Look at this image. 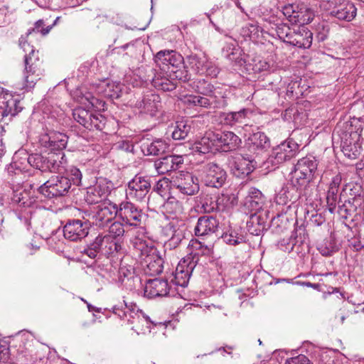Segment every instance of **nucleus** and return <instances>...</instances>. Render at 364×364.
Wrapping results in <instances>:
<instances>
[{
    "label": "nucleus",
    "instance_id": "nucleus-1",
    "mask_svg": "<svg viewBox=\"0 0 364 364\" xmlns=\"http://www.w3.org/2000/svg\"><path fill=\"white\" fill-rule=\"evenodd\" d=\"M362 131L361 123L357 119L338 124L335 128L333 137L336 135L338 136L341 151L349 159H356L361 153L360 140Z\"/></svg>",
    "mask_w": 364,
    "mask_h": 364
},
{
    "label": "nucleus",
    "instance_id": "nucleus-2",
    "mask_svg": "<svg viewBox=\"0 0 364 364\" xmlns=\"http://www.w3.org/2000/svg\"><path fill=\"white\" fill-rule=\"evenodd\" d=\"M156 67L165 72L171 78L188 82L191 80V74L184 65L183 57L174 50H163L159 51L154 57Z\"/></svg>",
    "mask_w": 364,
    "mask_h": 364
},
{
    "label": "nucleus",
    "instance_id": "nucleus-3",
    "mask_svg": "<svg viewBox=\"0 0 364 364\" xmlns=\"http://www.w3.org/2000/svg\"><path fill=\"white\" fill-rule=\"evenodd\" d=\"M133 246L138 253L144 273L149 276L161 274L164 269V259L151 242L135 238Z\"/></svg>",
    "mask_w": 364,
    "mask_h": 364
},
{
    "label": "nucleus",
    "instance_id": "nucleus-4",
    "mask_svg": "<svg viewBox=\"0 0 364 364\" xmlns=\"http://www.w3.org/2000/svg\"><path fill=\"white\" fill-rule=\"evenodd\" d=\"M318 164L315 156L308 155L298 160L291 172V182L294 186L304 187V196L308 194L310 183L316 178Z\"/></svg>",
    "mask_w": 364,
    "mask_h": 364
},
{
    "label": "nucleus",
    "instance_id": "nucleus-5",
    "mask_svg": "<svg viewBox=\"0 0 364 364\" xmlns=\"http://www.w3.org/2000/svg\"><path fill=\"white\" fill-rule=\"evenodd\" d=\"M26 47L31 48V50L24 56L23 88L29 90L33 88L37 81L41 79L43 69L38 51H36L33 47L25 42L22 46L25 52L27 51Z\"/></svg>",
    "mask_w": 364,
    "mask_h": 364
},
{
    "label": "nucleus",
    "instance_id": "nucleus-6",
    "mask_svg": "<svg viewBox=\"0 0 364 364\" xmlns=\"http://www.w3.org/2000/svg\"><path fill=\"white\" fill-rule=\"evenodd\" d=\"M112 312L122 321H126L128 324L134 325L132 329L139 328L143 322H146V324L152 323L150 318L134 303L127 304L124 301L123 304L114 306Z\"/></svg>",
    "mask_w": 364,
    "mask_h": 364
},
{
    "label": "nucleus",
    "instance_id": "nucleus-7",
    "mask_svg": "<svg viewBox=\"0 0 364 364\" xmlns=\"http://www.w3.org/2000/svg\"><path fill=\"white\" fill-rule=\"evenodd\" d=\"M71 188V182L68 176L63 173L52 176L42 184L38 191L46 198H54L65 196Z\"/></svg>",
    "mask_w": 364,
    "mask_h": 364
},
{
    "label": "nucleus",
    "instance_id": "nucleus-8",
    "mask_svg": "<svg viewBox=\"0 0 364 364\" xmlns=\"http://www.w3.org/2000/svg\"><path fill=\"white\" fill-rule=\"evenodd\" d=\"M282 11L292 24L305 25L314 17V11L304 4H288L282 7Z\"/></svg>",
    "mask_w": 364,
    "mask_h": 364
},
{
    "label": "nucleus",
    "instance_id": "nucleus-9",
    "mask_svg": "<svg viewBox=\"0 0 364 364\" xmlns=\"http://www.w3.org/2000/svg\"><path fill=\"white\" fill-rule=\"evenodd\" d=\"M199 259L198 252H191L179 262L173 280L176 285L182 287L188 285L189 279L198 264Z\"/></svg>",
    "mask_w": 364,
    "mask_h": 364
},
{
    "label": "nucleus",
    "instance_id": "nucleus-10",
    "mask_svg": "<svg viewBox=\"0 0 364 364\" xmlns=\"http://www.w3.org/2000/svg\"><path fill=\"white\" fill-rule=\"evenodd\" d=\"M151 188L150 178L136 174L127 183L126 197L132 200L141 202L144 200Z\"/></svg>",
    "mask_w": 364,
    "mask_h": 364
},
{
    "label": "nucleus",
    "instance_id": "nucleus-11",
    "mask_svg": "<svg viewBox=\"0 0 364 364\" xmlns=\"http://www.w3.org/2000/svg\"><path fill=\"white\" fill-rule=\"evenodd\" d=\"M73 119L89 130L102 131L106 124V118L101 114L95 113L82 107L75 108L73 111Z\"/></svg>",
    "mask_w": 364,
    "mask_h": 364
},
{
    "label": "nucleus",
    "instance_id": "nucleus-12",
    "mask_svg": "<svg viewBox=\"0 0 364 364\" xmlns=\"http://www.w3.org/2000/svg\"><path fill=\"white\" fill-rule=\"evenodd\" d=\"M328 9L331 16L340 21L350 22L357 14L355 4L348 0H328Z\"/></svg>",
    "mask_w": 364,
    "mask_h": 364
},
{
    "label": "nucleus",
    "instance_id": "nucleus-13",
    "mask_svg": "<svg viewBox=\"0 0 364 364\" xmlns=\"http://www.w3.org/2000/svg\"><path fill=\"white\" fill-rule=\"evenodd\" d=\"M184 224L177 219H173L162 228V234L168 238L164 243V247L168 250L176 249L185 238Z\"/></svg>",
    "mask_w": 364,
    "mask_h": 364
},
{
    "label": "nucleus",
    "instance_id": "nucleus-14",
    "mask_svg": "<svg viewBox=\"0 0 364 364\" xmlns=\"http://www.w3.org/2000/svg\"><path fill=\"white\" fill-rule=\"evenodd\" d=\"M144 216L142 210L131 201H123L118 205V217L129 226H140Z\"/></svg>",
    "mask_w": 364,
    "mask_h": 364
},
{
    "label": "nucleus",
    "instance_id": "nucleus-15",
    "mask_svg": "<svg viewBox=\"0 0 364 364\" xmlns=\"http://www.w3.org/2000/svg\"><path fill=\"white\" fill-rule=\"evenodd\" d=\"M203 171L204 181L208 186L219 188L226 181L228 176L226 171L216 163L208 162L204 164Z\"/></svg>",
    "mask_w": 364,
    "mask_h": 364
},
{
    "label": "nucleus",
    "instance_id": "nucleus-16",
    "mask_svg": "<svg viewBox=\"0 0 364 364\" xmlns=\"http://www.w3.org/2000/svg\"><path fill=\"white\" fill-rule=\"evenodd\" d=\"M171 183L173 188L186 196H193L200 189L197 177L189 172L180 173Z\"/></svg>",
    "mask_w": 364,
    "mask_h": 364
},
{
    "label": "nucleus",
    "instance_id": "nucleus-17",
    "mask_svg": "<svg viewBox=\"0 0 364 364\" xmlns=\"http://www.w3.org/2000/svg\"><path fill=\"white\" fill-rule=\"evenodd\" d=\"M299 149V145L292 139H288L278 145L269 157V161L274 166L281 164L294 158Z\"/></svg>",
    "mask_w": 364,
    "mask_h": 364
},
{
    "label": "nucleus",
    "instance_id": "nucleus-18",
    "mask_svg": "<svg viewBox=\"0 0 364 364\" xmlns=\"http://www.w3.org/2000/svg\"><path fill=\"white\" fill-rule=\"evenodd\" d=\"M90 228L88 221L79 219L68 220L63 226V235L65 239L70 241H78L88 235Z\"/></svg>",
    "mask_w": 364,
    "mask_h": 364
},
{
    "label": "nucleus",
    "instance_id": "nucleus-19",
    "mask_svg": "<svg viewBox=\"0 0 364 364\" xmlns=\"http://www.w3.org/2000/svg\"><path fill=\"white\" fill-rule=\"evenodd\" d=\"M232 173L238 178H243L251 173L257 165L254 157L250 154H236L230 161Z\"/></svg>",
    "mask_w": 364,
    "mask_h": 364
},
{
    "label": "nucleus",
    "instance_id": "nucleus-20",
    "mask_svg": "<svg viewBox=\"0 0 364 364\" xmlns=\"http://www.w3.org/2000/svg\"><path fill=\"white\" fill-rule=\"evenodd\" d=\"M112 184L105 179L98 181L94 186L87 188L85 201L88 204H97L104 201L110 193Z\"/></svg>",
    "mask_w": 364,
    "mask_h": 364
},
{
    "label": "nucleus",
    "instance_id": "nucleus-21",
    "mask_svg": "<svg viewBox=\"0 0 364 364\" xmlns=\"http://www.w3.org/2000/svg\"><path fill=\"white\" fill-rule=\"evenodd\" d=\"M310 196L309 193L306 196L304 194V187L294 186L291 182L290 186H283L279 193L277 194L275 200L279 205H287L288 203H294L297 200H303L305 198L306 200Z\"/></svg>",
    "mask_w": 364,
    "mask_h": 364
},
{
    "label": "nucleus",
    "instance_id": "nucleus-22",
    "mask_svg": "<svg viewBox=\"0 0 364 364\" xmlns=\"http://www.w3.org/2000/svg\"><path fill=\"white\" fill-rule=\"evenodd\" d=\"M116 216H118V205L110 200L104 201L97 206V211L94 215L95 225L103 227Z\"/></svg>",
    "mask_w": 364,
    "mask_h": 364
},
{
    "label": "nucleus",
    "instance_id": "nucleus-23",
    "mask_svg": "<svg viewBox=\"0 0 364 364\" xmlns=\"http://www.w3.org/2000/svg\"><path fill=\"white\" fill-rule=\"evenodd\" d=\"M288 40L287 44L299 48H309L312 44L313 33L304 25H301L296 28H293Z\"/></svg>",
    "mask_w": 364,
    "mask_h": 364
},
{
    "label": "nucleus",
    "instance_id": "nucleus-24",
    "mask_svg": "<svg viewBox=\"0 0 364 364\" xmlns=\"http://www.w3.org/2000/svg\"><path fill=\"white\" fill-rule=\"evenodd\" d=\"M183 164L181 155H167L154 161V167L159 174H165L181 168Z\"/></svg>",
    "mask_w": 364,
    "mask_h": 364
},
{
    "label": "nucleus",
    "instance_id": "nucleus-25",
    "mask_svg": "<svg viewBox=\"0 0 364 364\" xmlns=\"http://www.w3.org/2000/svg\"><path fill=\"white\" fill-rule=\"evenodd\" d=\"M267 25V33L272 36H277L284 43H288L289 36L291 34L293 28H291L287 23L279 21L276 17L270 16L265 20Z\"/></svg>",
    "mask_w": 364,
    "mask_h": 364
},
{
    "label": "nucleus",
    "instance_id": "nucleus-26",
    "mask_svg": "<svg viewBox=\"0 0 364 364\" xmlns=\"http://www.w3.org/2000/svg\"><path fill=\"white\" fill-rule=\"evenodd\" d=\"M68 139V136L63 133L50 132L42 136L40 141L42 146L50 149L51 151H63L67 146Z\"/></svg>",
    "mask_w": 364,
    "mask_h": 364
},
{
    "label": "nucleus",
    "instance_id": "nucleus-27",
    "mask_svg": "<svg viewBox=\"0 0 364 364\" xmlns=\"http://www.w3.org/2000/svg\"><path fill=\"white\" fill-rule=\"evenodd\" d=\"M140 149L145 156H159L164 154L168 149V144L161 139L151 140L144 137L139 141Z\"/></svg>",
    "mask_w": 364,
    "mask_h": 364
},
{
    "label": "nucleus",
    "instance_id": "nucleus-28",
    "mask_svg": "<svg viewBox=\"0 0 364 364\" xmlns=\"http://www.w3.org/2000/svg\"><path fill=\"white\" fill-rule=\"evenodd\" d=\"M20 101L14 98L9 92H6L0 97V120L10 116L11 117L16 115L22 110L19 106Z\"/></svg>",
    "mask_w": 364,
    "mask_h": 364
},
{
    "label": "nucleus",
    "instance_id": "nucleus-29",
    "mask_svg": "<svg viewBox=\"0 0 364 364\" xmlns=\"http://www.w3.org/2000/svg\"><path fill=\"white\" fill-rule=\"evenodd\" d=\"M270 146L269 138L263 132H256L251 134L247 141L246 148L252 154L258 155L266 151Z\"/></svg>",
    "mask_w": 364,
    "mask_h": 364
},
{
    "label": "nucleus",
    "instance_id": "nucleus-30",
    "mask_svg": "<svg viewBox=\"0 0 364 364\" xmlns=\"http://www.w3.org/2000/svg\"><path fill=\"white\" fill-rule=\"evenodd\" d=\"M170 287L168 281L163 279H149L145 286L144 294L149 298L166 296L168 295Z\"/></svg>",
    "mask_w": 364,
    "mask_h": 364
},
{
    "label": "nucleus",
    "instance_id": "nucleus-31",
    "mask_svg": "<svg viewBox=\"0 0 364 364\" xmlns=\"http://www.w3.org/2000/svg\"><path fill=\"white\" fill-rule=\"evenodd\" d=\"M219 225L218 220L213 216H201L198 219L194 228L197 237H205L215 233Z\"/></svg>",
    "mask_w": 364,
    "mask_h": 364
},
{
    "label": "nucleus",
    "instance_id": "nucleus-32",
    "mask_svg": "<svg viewBox=\"0 0 364 364\" xmlns=\"http://www.w3.org/2000/svg\"><path fill=\"white\" fill-rule=\"evenodd\" d=\"M46 171L62 173L68 162L63 151H50L46 154Z\"/></svg>",
    "mask_w": 364,
    "mask_h": 364
},
{
    "label": "nucleus",
    "instance_id": "nucleus-33",
    "mask_svg": "<svg viewBox=\"0 0 364 364\" xmlns=\"http://www.w3.org/2000/svg\"><path fill=\"white\" fill-rule=\"evenodd\" d=\"M217 142L215 132H207L200 140L193 144L192 150L198 154L215 153L218 151Z\"/></svg>",
    "mask_w": 364,
    "mask_h": 364
},
{
    "label": "nucleus",
    "instance_id": "nucleus-34",
    "mask_svg": "<svg viewBox=\"0 0 364 364\" xmlns=\"http://www.w3.org/2000/svg\"><path fill=\"white\" fill-rule=\"evenodd\" d=\"M250 113V110L245 108L236 112H221L217 115V119L221 124L232 127L245 123Z\"/></svg>",
    "mask_w": 364,
    "mask_h": 364
},
{
    "label": "nucleus",
    "instance_id": "nucleus-35",
    "mask_svg": "<svg viewBox=\"0 0 364 364\" xmlns=\"http://www.w3.org/2000/svg\"><path fill=\"white\" fill-rule=\"evenodd\" d=\"M218 139V151H230L236 149L241 143V139L232 132L215 133Z\"/></svg>",
    "mask_w": 364,
    "mask_h": 364
},
{
    "label": "nucleus",
    "instance_id": "nucleus-36",
    "mask_svg": "<svg viewBox=\"0 0 364 364\" xmlns=\"http://www.w3.org/2000/svg\"><path fill=\"white\" fill-rule=\"evenodd\" d=\"M154 77L151 79L152 85L157 90L164 92L172 91L176 89V84L174 82L178 78H171L161 70L152 69Z\"/></svg>",
    "mask_w": 364,
    "mask_h": 364
},
{
    "label": "nucleus",
    "instance_id": "nucleus-37",
    "mask_svg": "<svg viewBox=\"0 0 364 364\" xmlns=\"http://www.w3.org/2000/svg\"><path fill=\"white\" fill-rule=\"evenodd\" d=\"M293 242L291 249L298 255H304L309 251V240L304 228H299L292 232Z\"/></svg>",
    "mask_w": 364,
    "mask_h": 364
},
{
    "label": "nucleus",
    "instance_id": "nucleus-38",
    "mask_svg": "<svg viewBox=\"0 0 364 364\" xmlns=\"http://www.w3.org/2000/svg\"><path fill=\"white\" fill-rule=\"evenodd\" d=\"M186 69L189 68L196 75H203L208 63V58L205 55L191 54L186 56Z\"/></svg>",
    "mask_w": 364,
    "mask_h": 364
},
{
    "label": "nucleus",
    "instance_id": "nucleus-39",
    "mask_svg": "<svg viewBox=\"0 0 364 364\" xmlns=\"http://www.w3.org/2000/svg\"><path fill=\"white\" fill-rule=\"evenodd\" d=\"M193 88L195 91L204 96L210 97L213 99L223 97L221 92L213 87L210 82L205 80H199L193 82Z\"/></svg>",
    "mask_w": 364,
    "mask_h": 364
},
{
    "label": "nucleus",
    "instance_id": "nucleus-40",
    "mask_svg": "<svg viewBox=\"0 0 364 364\" xmlns=\"http://www.w3.org/2000/svg\"><path fill=\"white\" fill-rule=\"evenodd\" d=\"M140 107L143 109L144 112L149 114L151 116H156L161 108L160 97L156 94L146 95L141 102Z\"/></svg>",
    "mask_w": 364,
    "mask_h": 364
},
{
    "label": "nucleus",
    "instance_id": "nucleus-41",
    "mask_svg": "<svg viewBox=\"0 0 364 364\" xmlns=\"http://www.w3.org/2000/svg\"><path fill=\"white\" fill-rule=\"evenodd\" d=\"M264 203V196L262 192L256 188H250L245 198L246 205L252 210L257 211L262 208Z\"/></svg>",
    "mask_w": 364,
    "mask_h": 364
},
{
    "label": "nucleus",
    "instance_id": "nucleus-42",
    "mask_svg": "<svg viewBox=\"0 0 364 364\" xmlns=\"http://www.w3.org/2000/svg\"><path fill=\"white\" fill-rule=\"evenodd\" d=\"M11 200L13 204L17 205L21 208L30 207L34 202L30 196V192L23 187H18L16 189L13 190Z\"/></svg>",
    "mask_w": 364,
    "mask_h": 364
},
{
    "label": "nucleus",
    "instance_id": "nucleus-43",
    "mask_svg": "<svg viewBox=\"0 0 364 364\" xmlns=\"http://www.w3.org/2000/svg\"><path fill=\"white\" fill-rule=\"evenodd\" d=\"M171 129H172V139L174 140H182L188 136L191 129V125L187 120H181L176 122Z\"/></svg>",
    "mask_w": 364,
    "mask_h": 364
},
{
    "label": "nucleus",
    "instance_id": "nucleus-44",
    "mask_svg": "<svg viewBox=\"0 0 364 364\" xmlns=\"http://www.w3.org/2000/svg\"><path fill=\"white\" fill-rule=\"evenodd\" d=\"M166 213L173 218H178L183 213L184 208L182 202L173 196L168 197L164 205Z\"/></svg>",
    "mask_w": 364,
    "mask_h": 364
},
{
    "label": "nucleus",
    "instance_id": "nucleus-45",
    "mask_svg": "<svg viewBox=\"0 0 364 364\" xmlns=\"http://www.w3.org/2000/svg\"><path fill=\"white\" fill-rule=\"evenodd\" d=\"M240 34L245 38L257 41L263 36V28L257 23H248L241 28Z\"/></svg>",
    "mask_w": 364,
    "mask_h": 364
},
{
    "label": "nucleus",
    "instance_id": "nucleus-46",
    "mask_svg": "<svg viewBox=\"0 0 364 364\" xmlns=\"http://www.w3.org/2000/svg\"><path fill=\"white\" fill-rule=\"evenodd\" d=\"M222 51L225 56L230 60H236L237 58L235 56L240 52L237 41L230 36H226Z\"/></svg>",
    "mask_w": 364,
    "mask_h": 364
},
{
    "label": "nucleus",
    "instance_id": "nucleus-47",
    "mask_svg": "<svg viewBox=\"0 0 364 364\" xmlns=\"http://www.w3.org/2000/svg\"><path fill=\"white\" fill-rule=\"evenodd\" d=\"M102 92L105 97L110 99H117L121 96V85L115 82H103L101 85Z\"/></svg>",
    "mask_w": 364,
    "mask_h": 364
},
{
    "label": "nucleus",
    "instance_id": "nucleus-48",
    "mask_svg": "<svg viewBox=\"0 0 364 364\" xmlns=\"http://www.w3.org/2000/svg\"><path fill=\"white\" fill-rule=\"evenodd\" d=\"M31 166L40 170L42 172L46 171V154H32L24 159Z\"/></svg>",
    "mask_w": 364,
    "mask_h": 364
},
{
    "label": "nucleus",
    "instance_id": "nucleus-49",
    "mask_svg": "<svg viewBox=\"0 0 364 364\" xmlns=\"http://www.w3.org/2000/svg\"><path fill=\"white\" fill-rule=\"evenodd\" d=\"M339 250L336 240L332 237L325 239L318 247V250L323 256H331Z\"/></svg>",
    "mask_w": 364,
    "mask_h": 364
},
{
    "label": "nucleus",
    "instance_id": "nucleus-50",
    "mask_svg": "<svg viewBox=\"0 0 364 364\" xmlns=\"http://www.w3.org/2000/svg\"><path fill=\"white\" fill-rule=\"evenodd\" d=\"M217 196L213 194H203L200 197V203L201 205V209L205 213H213L217 211Z\"/></svg>",
    "mask_w": 364,
    "mask_h": 364
},
{
    "label": "nucleus",
    "instance_id": "nucleus-51",
    "mask_svg": "<svg viewBox=\"0 0 364 364\" xmlns=\"http://www.w3.org/2000/svg\"><path fill=\"white\" fill-rule=\"evenodd\" d=\"M338 205V213L344 219H347L356 213L357 209L352 203L351 198Z\"/></svg>",
    "mask_w": 364,
    "mask_h": 364
},
{
    "label": "nucleus",
    "instance_id": "nucleus-52",
    "mask_svg": "<svg viewBox=\"0 0 364 364\" xmlns=\"http://www.w3.org/2000/svg\"><path fill=\"white\" fill-rule=\"evenodd\" d=\"M224 242L229 245H237L245 242L242 234H239L235 230H229L222 235Z\"/></svg>",
    "mask_w": 364,
    "mask_h": 364
},
{
    "label": "nucleus",
    "instance_id": "nucleus-53",
    "mask_svg": "<svg viewBox=\"0 0 364 364\" xmlns=\"http://www.w3.org/2000/svg\"><path fill=\"white\" fill-rule=\"evenodd\" d=\"M339 189L328 188L326 193V202L328 210L333 213L336 209L337 204L342 203L341 197H338Z\"/></svg>",
    "mask_w": 364,
    "mask_h": 364
},
{
    "label": "nucleus",
    "instance_id": "nucleus-54",
    "mask_svg": "<svg viewBox=\"0 0 364 364\" xmlns=\"http://www.w3.org/2000/svg\"><path fill=\"white\" fill-rule=\"evenodd\" d=\"M271 226L277 233L283 232L289 226V219L285 215L279 214L277 217L272 218Z\"/></svg>",
    "mask_w": 364,
    "mask_h": 364
},
{
    "label": "nucleus",
    "instance_id": "nucleus-55",
    "mask_svg": "<svg viewBox=\"0 0 364 364\" xmlns=\"http://www.w3.org/2000/svg\"><path fill=\"white\" fill-rule=\"evenodd\" d=\"M61 173L64 176H68L71 182V185L73 184L75 186H81L82 185V174L79 168L75 166H66L65 170H64Z\"/></svg>",
    "mask_w": 364,
    "mask_h": 364
},
{
    "label": "nucleus",
    "instance_id": "nucleus-56",
    "mask_svg": "<svg viewBox=\"0 0 364 364\" xmlns=\"http://www.w3.org/2000/svg\"><path fill=\"white\" fill-rule=\"evenodd\" d=\"M217 196V212L224 211L225 210L232 207L235 205V197L228 194L216 195Z\"/></svg>",
    "mask_w": 364,
    "mask_h": 364
},
{
    "label": "nucleus",
    "instance_id": "nucleus-57",
    "mask_svg": "<svg viewBox=\"0 0 364 364\" xmlns=\"http://www.w3.org/2000/svg\"><path fill=\"white\" fill-rule=\"evenodd\" d=\"M220 102L218 99H213L210 97H204L200 95H196V106L204 108H210L213 106L214 107H219Z\"/></svg>",
    "mask_w": 364,
    "mask_h": 364
},
{
    "label": "nucleus",
    "instance_id": "nucleus-58",
    "mask_svg": "<svg viewBox=\"0 0 364 364\" xmlns=\"http://www.w3.org/2000/svg\"><path fill=\"white\" fill-rule=\"evenodd\" d=\"M124 232V225L120 222H114L109 228V237L114 239H122Z\"/></svg>",
    "mask_w": 364,
    "mask_h": 364
},
{
    "label": "nucleus",
    "instance_id": "nucleus-59",
    "mask_svg": "<svg viewBox=\"0 0 364 364\" xmlns=\"http://www.w3.org/2000/svg\"><path fill=\"white\" fill-rule=\"evenodd\" d=\"M44 26V21L41 19L37 21L33 28H31L28 31L27 35L31 34L33 32L41 33L43 36L47 35L52 28V26H47L46 28H43Z\"/></svg>",
    "mask_w": 364,
    "mask_h": 364
},
{
    "label": "nucleus",
    "instance_id": "nucleus-60",
    "mask_svg": "<svg viewBox=\"0 0 364 364\" xmlns=\"http://www.w3.org/2000/svg\"><path fill=\"white\" fill-rule=\"evenodd\" d=\"M349 246L355 251L363 250L364 248V237H362V234L359 233L357 236L350 240Z\"/></svg>",
    "mask_w": 364,
    "mask_h": 364
},
{
    "label": "nucleus",
    "instance_id": "nucleus-61",
    "mask_svg": "<svg viewBox=\"0 0 364 364\" xmlns=\"http://www.w3.org/2000/svg\"><path fill=\"white\" fill-rule=\"evenodd\" d=\"M219 72V68L214 63L208 60L204 70V74L211 77H215L218 76Z\"/></svg>",
    "mask_w": 364,
    "mask_h": 364
},
{
    "label": "nucleus",
    "instance_id": "nucleus-62",
    "mask_svg": "<svg viewBox=\"0 0 364 364\" xmlns=\"http://www.w3.org/2000/svg\"><path fill=\"white\" fill-rule=\"evenodd\" d=\"M293 235L290 236L289 238H283L282 240L278 242V247L280 250L284 252H291L293 251L291 247V243L293 242L292 239Z\"/></svg>",
    "mask_w": 364,
    "mask_h": 364
},
{
    "label": "nucleus",
    "instance_id": "nucleus-63",
    "mask_svg": "<svg viewBox=\"0 0 364 364\" xmlns=\"http://www.w3.org/2000/svg\"><path fill=\"white\" fill-rule=\"evenodd\" d=\"M105 238L106 237L98 235L97 237H95V240L88 245V247L90 248H92V250L96 251L99 254L101 251V248L105 242Z\"/></svg>",
    "mask_w": 364,
    "mask_h": 364
},
{
    "label": "nucleus",
    "instance_id": "nucleus-64",
    "mask_svg": "<svg viewBox=\"0 0 364 364\" xmlns=\"http://www.w3.org/2000/svg\"><path fill=\"white\" fill-rule=\"evenodd\" d=\"M288 364H310L309 359L304 355L300 354L298 356L291 358L287 360Z\"/></svg>",
    "mask_w": 364,
    "mask_h": 364
}]
</instances>
